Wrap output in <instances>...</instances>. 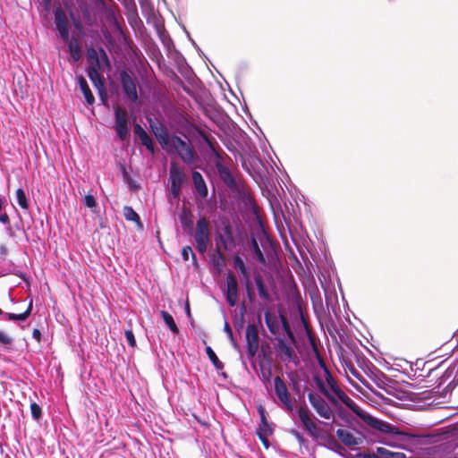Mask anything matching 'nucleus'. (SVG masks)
Segmentation results:
<instances>
[{
    "instance_id": "obj_14",
    "label": "nucleus",
    "mask_w": 458,
    "mask_h": 458,
    "mask_svg": "<svg viewBox=\"0 0 458 458\" xmlns=\"http://www.w3.org/2000/svg\"><path fill=\"white\" fill-rule=\"evenodd\" d=\"M275 349L277 356L284 362H290L296 357L293 347L287 343L284 337L277 339Z\"/></svg>"
},
{
    "instance_id": "obj_52",
    "label": "nucleus",
    "mask_w": 458,
    "mask_h": 458,
    "mask_svg": "<svg viewBox=\"0 0 458 458\" xmlns=\"http://www.w3.org/2000/svg\"><path fill=\"white\" fill-rule=\"evenodd\" d=\"M52 0H41V5L47 13L51 9Z\"/></svg>"
},
{
    "instance_id": "obj_48",
    "label": "nucleus",
    "mask_w": 458,
    "mask_h": 458,
    "mask_svg": "<svg viewBox=\"0 0 458 458\" xmlns=\"http://www.w3.org/2000/svg\"><path fill=\"white\" fill-rule=\"evenodd\" d=\"M239 275H240L242 280L243 281L245 286H248V285L251 284V283H250V269L244 271L243 273H240Z\"/></svg>"
},
{
    "instance_id": "obj_32",
    "label": "nucleus",
    "mask_w": 458,
    "mask_h": 458,
    "mask_svg": "<svg viewBox=\"0 0 458 458\" xmlns=\"http://www.w3.org/2000/svg\"><path fill=\"white\" fill-rule=\"evenodd\" d=\"M87 59L89 65L88 67H94L95 69H100L101 64L99 61V56L96 49L91 48L88 51Z\"/></svg>"
},
{
    "instance_id": "obj_58",
    "label": "nucleus",
    "mask_w": 458,
    "mask_h": 458,
    "mask_svg": "<svg viewBox=\"0 0 458 458\" xmlns=\"http://www.w3.org/2000/svg\"><path fill=\"white\" fill-rule=\"evenodd\" d=\"M186 33H187V36H188V38H189L190 41L191 42L192 46L196 48V46H198V45H197V44H196V42H195V41L191 38L190 33H189V32H186Z\"/></svg>"
},
{
    "instance_id": "obj_34",
    "label": "nucleus",
    "mask_w": 458,
    "mask_h": 458,
    "mask_svg": "<svg viewBox=\"0 0 458 458\" xmlns=\"http://www.w3.org/2000/svg\"><path fill=\"white\" fill-rule=\"evenodd\" d=\"M250 243H251V250H252V253H253L255 259L259 263L263 264L265 262V258H264V255L259 246L258 242L256 241V239L252 238Z\"/></svg>"
},
{
    "instance_id": "obj_21",
    "label": "nucleus",
    "mask_w": 458,
    "mask_h": 458,
    "mask_svg": "<svg viewBox=\"0 0 458 458\" xmlns=\"http://www.w3.org/2000/svg\"><path fill=\"white\" fill-rule=\"evenodd\" d=\"M265 322L271 334L276 335L280 330V316L277 317L276 314L269 311L265 312Z\"/></svg>"
},
{
    "instance_id": "obj_60",
    "label": "nucleus",
    "mask_w": 458,
    "mask_h": 458,
    "mask_svg": "<svg viewBox=\"0 0 458 458\" xmlns=\"http://www.w3.org/2000/svg\"><path fill=\"white\" fill-rule=\"evenodd\" d=\"M195 49L198 51V53L199 54V55H204V53L202 52V50L199 48V46H196V48H195Z\"/></svg>"
},
{
    "instance_id": "obj_33",
    "label": "nucleus",
    "mask_w": 458,
    "mask_h": 458,
    "mask_svg": "<svg viewBox=\"0 0 458 458\" xmlns=\"http://www.w3.org/2000/svg\"><path fill=\"white\" fill-rule=\"evenodd\" d=\"M206 353L210 360L211 363L216 369H222L224 368V363L218 359L215 352L210 346L206 347Z\"/></svg>"
},
{
    "instance_id": "obj_10",
    "label": "nucleus",
    "mask_w": 458,
    "mask_h": 458,
    "mask_svg": "<svg viewBox=\"0 0 458 458\" xmlns=\"http://www.w3.org/2000/svg\"><path fill=\"white\" fill-rule=\"evenodd\" d=\"M120 80L123 96L126 101L136 103L139 99L137 87L132 77L125 71L120 73Z\"/></svg>"
},
{
    "instance_id": "obj_51",
    "label": "nucleus",
    "mask_w": 458,
    "mask_h": 458,
    "mask_svg": "<svg viewBox=\"0 0 458 458\" xmlns=\"http://www.w3.org/2000/svg\"><path fill=\"white\" fill-rule=\"evenodd\" d=\"M351 373L358 379L360 380L365 386H368L366 380L362 377L360 373L357 371L354 368H352L350 369Z\"/></svg>"
},
{
    "instance_id": "obj_12",
    "label": "nucleus",
    "mask_w": 458,
    "mask_h": 458,
    "mask_svg": "<svg viewBox=\"0 0 458 458\" xmlns=\"http://www.w3.org/2000/svg\"><path fill=\"white\" fill-rule=\"evenodd\" d=\"M184 179L183 172L177 166L172 165L170 169V193L174 199H178Z\"/></svg>"
},
{
    "instance_id": "obj_47",
    "label": "nucleus",
    "mask_w": 458,
    "mask_h": 458,
    "mask_svg": "<svg viewBox=\"0 0 458 458\" xmlns=\"http://www.w3.org/2000/svg\"><path fill=\"white\" fill-rule=\"evenodd\" d=\"M124 335H125L128 344L131 347H134L136 345V340H135L133 332L131 330H126L124 333Z\"/></svg>"
},
{
    "instance_id": "obj_17",
    "label": "nucleus",
    "mask_w": 458,
    "mask_h": 458,
    "mask_svg": "<svg viewBox=\"0 0 458 458\" xmlns=\"http://www.w3.org/2000/svg\"><path fill=\"white\" fill-rule=\"evenodd\" d=\"M149 127L158 142L163 147L168 146L171 140V136L169 135L166 127L160 123L153 122L151 119H149Z\"/></svg>"
},
{
    "instance_id": "obj_45",
    "label": "nucleus",
    "mask_w": 458,
    "mask_h": 458,
    "mask_svg": "<svg viewBox=\"0 0 458 458\" xmlns=\"http://www.w3.org/2000/svg\"><path fill=\"white\" fill-rule=\"evenodd\" d=\"M191 254L192 259H196V255L193 253L191 247L190 246H184L182 250V257L184 261H187L189 259V256Z\"/></svg>"
},
{
    "instance_id": "obj_42",
    "label": "nucleus",
    "mask_w": 458,
    "mask_h": 458,
    "mask_svg": "<svg viewBox=\"0 0 458 458\" xmlns=\"http://www.w3.org/2000/svg\"><path fill=\"white\" fill-rule=\"evenodd\" d=\"M0 222L6 227L10 235H13V230L11 227V221L9 216L6 213H0Z\"/></svg>"
},
{
    "instance_id": "obj_2",
    "label": "nucleus",
    "mask_w": 458,
    "mask_h": 458,
    "mask_svg": "<svg viewBox=\"0 0 458 458\" xmlns=\"http://www.w3.org/2000/svg\"><path fill=\"white\" fill-rule=\"evenodd\" d=\"M201 138L209 148L210 154L214 157V163L221 180L230 188L234 187L236 182L230 169L223 164V157L220 154L215 140L202 133Z\"/></svg>"
},
{
    "instance_id": "obj_61",
    "label": "nucleus",
    "mask_w": 458,
    "mask_h": 458,
    "mask_svg": "<svg viewBox=\"0 0 458 458\" xmlns=\"http://www.w3.org/2000/svg\"><path fill=\"white\" fill-rule=\"evenodd\" d=\"M1 252L2 253H5L6 252V248L5 247H2L1 248Z\"/></svg>"
},
{
    "instance_id": "obj_24",
    "label": "nucleus",
    "mask_w": 458,
    "mask_h": 458,
    "mask_svg": "<svg viewBox=\"0 0 458 458\" xmlns=\"http://www.w3.org/2000/svg\"><path fill=\"white\" fill-rule=\"evenodd\" d=\"M254 281H255V284H256V286H257V289H258V292H259V296L263 301H269L270 300V294L268 293V290H267V287L266 285V283H265L263 276L260 275L259 273L255 274Z\"/></svg>"
},
{
    "instance_id": "obj_49",
    "label": "nucleus",
    "mask_w": 458,
    "mask_h": 458,
    "mask_svg": "<svg viewBox=\"0 0 458 458\" xmlns=\"http://www.w3.org/2000/svg\"><path fill=\"white\" fill-rule=\"evenodd\" d=\"M134 132L139 138V140L148 135L147 131L139 123L135 124Z\"/></svg>"
},
{
    "instance_id": "obj_9",
    "label": "nucleus",
    "mask_w": 458,
    "mask_h": 458,
    "mask_svg": "<svg viewBox=\"0 0 458 458\" xmlns=\"http://www.w3.org/2000/svg\"><path fill=\"white\" fill-rule=\"evenodd\" d=\"M258 411L260 415V424L257 428V436L263 444L264 447L267 449L270 446L268 437L273 434L274 429L272 424L269 423L268 420H267L266 411L264 407L260 405L258 408Z\"/></svg>"
},
{
    "instance_id": "obj_22",
    "label": "nucleus",
    "mask_w": 458,
    "mask_h": 458,
    "mask_svg": "<svg viewBox=\"0 0 458 458\" xmlns=\"http://www.w3.org/2000/svg\"><path fill=\"white\" fill-rule=\"evenodd\" d=\"M77 83L85 98L86 103L88 105H93L95 102V98L89 87V84L86 79L81 75L77 77Z\"/></svg>"
},
{
    "instance_id": "obj_63",
    "label": "nucleus",
    "mask_w": 458,
    "mask_h": 458,
    "mask_svg": "<svg viewBox=\"0 0 458 458\" xmlns=\"http://www.w3.org/2000/svg\"><path fill=\"white\" fill-rule=\"evenodd\" d=\"M2 314H4V311L0 309V316H2Z\"/></svg>"
},
{
    "instance_id": "obj_26",
    "label": "nucleus",
    "mask_w": 458,
    "mask_h": 458,
    "mask_svg": "<svg viewBox=\"0 0 458 458\" xmlns=\"http://www.w3.org/2000/svg\"><path fill=\"white\" fill-rule=\"evenodd\" d=\"M32 307H33V301H32V300H30L27 310L23 313L15 314V313H9V312L4 311V314H2V317H3V318L7 319V320L25 321L30 315Z\"/></svg>"
},
{
    "instance_id": "obj_6",
    "label": "nucleus",
    "mask_w": 458,
    "mask_h": 458,
    "mask_svg": "<svg viewBox=\"0 0 458 458\" xmlns=\"http://www.w3.org/2000/svg\"><path fill=\"white\" fill-rule=\"evenodd\" d=\"M54 23L56 37L60 40H68L70 20L65 11L60 5L54 9Z\"/></svg>"
},
{
    "instance_id": "obj_23",
    "label": "nucleus",
    "mask_w": 458,
    "mask_h": 458,
    "mask_svg": "<svg viewBox=\"0 0 458 458\" xmlns=\"http://www.w3.org/2000/svg\"><path fill=\"white\" fill-rule=\"evenodd\" d=\"M223 245L225 250H228L235 246L234 238L229 226L224 228V233L220 234L217 239Z\"/></svg>"
},
{
    "instance_id": "obj_54",
    "label": "nucleus",
    "mask_w": 458,
    "mask_h": 458,
    "mask_svg": "<svg viewBox=\"0 0 458 458\" xmlns=\"http://www.w3.org/2000/svg\"><path fill=\"white\" fill-rule=\"evenodd\" d=\"M245 288L249 300L252 301L254 299V291L252 289L251 284L245 286Z\"/></svg>"
},
{
    "instance_id": "obj_30",
    "label": "nucleus",
    "mask_w": 458,
    "mask_h": 458,
    "mask_svg": "<svg viewBox=\"0 0 458 458\" xmlns=\"http://www.w3.org/2000/svg\"><path fill=\"white\" fill-rule=\"evenodd\" d=\"M212 266L220 272L225 265V256L219 249H216V253L211 257Z\"/></svg>"
},
{
    "instance_id": "obj_38",
    "label": "nucleus",
    "mask_w": 458,
    "mask_h": 458,
    "mask_svg": "<svg viewBox=\"0 0 458 458\" xmlns=\"http://www.w3.org/2000/svg\"><path fill=\"white\" fill-rule=\"evenodd\" d=\"M280 327H282L283 330L287 334L288 337L292 340L294 339L293 333L291 330L290 325L286 319V318L283 315H280Z\"/></svg>"
},
{
    "instance_id": "obj_40",
    "label": "nucleus",
    "mask_w": 458,
    "mask_h": 458,
    "mask_svg": "<svg viewBox=\"0 0 458 458\" xmlns=\"http://www.w3.org/2000/svg\"><path fill=\"white\" fill-rule=\"evenodd\" d=\"M140 143L146 147V148L151 153V154H154L155 153V147H154V143H153V140L152 139L150 138V136L148 134L146 135L145 137L141 138L140 140Z\"/></svg>"
},
{
    "instance_id": "obj_56",
    "label": "nucleus",
    "mask_w": 458,
    "mask_h": 458,
    "mask_svg": "<svg viewBox=\"0 0 458 458\" xmlns=\"http://www.w3.org/2000/svg\"><path fill=\"white\" fill-rule=\"evenodd\" d=\"M377 452H378L381 455H385V456H386V457H388V456H392V455H393V454H392L390 451L386 450V448H384V447H379V448H377Z\"/></svg>"
},
{
    "instance_id": "obj_31",
    "label": "nucleus",
    "mask_w": 458,
    "mask_h": 458,
    "mask_svg": "<svg viewBox=\"0 0 458 458\" xmlns=\"http://www.w3.org/2000/svg\"><path fill=\"white\" fill-rule=\"evenodd\" d=\"M161 317L165 323V325L169 327V329L174 334L177 335L179 333V328L176 325V323L174 320V318L172 315H170L165 310H161Z\"/></svg>"
},
{
    "instance_id": "obj_59",
    "label": "nucleus",
    "mask_w": 458,
    "mask_h": 458,
    "mask_svg": "<svg viewBox=\"0 0 458 458\" xmlns=\"http://www.w3.org/2000/svg\"><path fill=\"white\" fill-rule=\"evenodd\" d=\"M185 310H186L187 315L190 317L191 316V310H190V306H189L188 303H186Z\"/></svg>"
},
{
    "instance_id": "obj_13",
    "label": "nucleus",
    "mask_w": 458,
    "mask_h": 458,
    "mask_svg": "<svg viewBox=\"0 0 458 458\" xmlns=\"http://www.w3.org/2000/svg\"><path fill=\"white\" fill-rule=\"evenodd\" d=\"M223 291L228 304L231 307L235 306L238 301V283L232 273L227 274L226 287Z\"/></svg>"
},
{
    "instance_id": "obj_27",
    "label": "nucleus",
    "mask_w": 458,
    "mask_h": 458,
    "mask_svg": "<svg viewBox=\"0 0 458 458\" xmlns=\"http://www.w3.org/2000/svg\"><path fill=\"white\" fill-rule=\"evenodd\" d=\"M99 69H95L94 67H88L87 68V74L93 83V85L99 90L104 89V82L102 80L101 75L98 72Z\"/></svg>"
},
{
    "instance_id": "obj_20",
    "label": "nucleus",
    "mask_w": 458,
    "mask_h": 458,
    "mask_svg": "<svg viewBox=\"0 0 458 458\" xmlns=\"http://www.w3.org/2000/svg\"><path fill=\"white\" fill-rule=\"evenodd\" d=\"M191 178L195 191L199 197L205 199L208 196V191L203 176L199 172L194 171L192 172Z\"/></svg>"
},
{
    "instance_id": "obj_15",
    "label": "nucleus",
    "mask_w": 458,
    "mask_h": 458,
    "mask_svg": "<svg viewBox=\"0 0 458 458\" xmlns=\"http://www.w3.org/2000/svg\"><path fill=\"white\" fill-rule=\"evenodd\" d=\"M296 413L303 428L310 436H315L317 434V426L308 407L306 405L300 406L296 411Z\"/></svg>"
},
{
    "instance_id": "obj_29",
    "label": "nucleus",
    "mask_w": 458,
    "mask_h": 458,
    "mask_svg": "<svg viewBox=\"0 0 458 458\" xmlns=\"http://www.w3.org/2000/svg\"><path fill=\"white\" fill-rule=\"evenodd\" d=\"M123 213L124 218L127 221L135 222L138 225V226L142 227V223L140 221V216L131 207H130V206L123 207Z\"/></svg>"
},
{
    "instance_id": "obj_39",
    "label": "nucleus",
    "mask_w": 458,
    "mask_h": 458,
    "mask_svg": "<svg viewBox=\"0 0 458 458\" xmlns=\"http://www.w3.org/2000/svg\"><path fill=\"white\" fill-rule=\"evenodd\" d=\"M326 381H327V384H326L327 386L329 388L330 392L333 394H334V388H341L327 369H326Z\"/></svg>"
},
{
    "instance_id": "obj_11",
    "label": "nucleus",
    "mask_w": 458,
    "mask_h": 458,
    "mask_svg": "<svg viewBox=\"0 0 458 458\" xmlns=\"http://www.w3.org/2000/svg\"><path fill=\"white\" fill-rule=\"evenodd\" d=\"M247 355L250 359L254 358L259 346V337L257 327L249 324L246 328Z\"/></svg>"
},
{
    "instance_id": "obj_3",
    "label": "nucleus",
    "mask_w": 458,
    "mask_h": 458,
    "mask_svg": "<svg viewBox=\"0 0 458 458\" xmlns=\"http://www.w3.org/2000/svg\"><path fill=\"white\" fill-rule=\"evenodd\" d=\"M274 401L278 407L288 413L294 410V398L292 396L285 381L280 377H274Z\"/></svg>"
},
{
    "instance_id": "obj_7",
    "label": "nucleus",
    "mask_w": 458,
    "mask_h": 458,
    "mask_svg": "<svg viewBox=\"0 0 458 458\" xmlns=\"http://www.w3.org/2000/svg\"><path fill=\"white\" fill-rule=\"evenodd\" d=\"M453 378L443 390V394L445 395L451 392L458 385V359L454 360L448 368L445 370L443 375L437 379V387L439 392V388L449 379Z\"/></svg>"
},
{
    "instance_id": "obj_36",
    "label": "nucleus",
    "mask_w": 458,
    "mask_h": 458,
    "mask_svg": "<svg viewBox=\"0 0 458 458\" xmlns=\"http://www.w3.org/2000/svg\"><path fill=\"white\" fill-rule=\"evenodd\" d=\"M16 199L18 205L23 208L27 209L29 208L28 200L26 198V194L22 188H19L16 191Z\"/></svg>"
},
{
    "instance_id": "obj_28",
    "label": "nucleus",
    "mask_w": 458,
    "mask_h": 458,
    "mask_svg": "<svg viewBox=\"0 0 458 458\" xmlns=\"http://www.w3.org/2000/svg\"><path fill=\"white\" fill-rule=\"evenodd\" d=\"M178 217L183 229L193 228L192 215L191 214L190 211L186 210L185 208H182Z\"/></svg>"
},
{
    "instance_id": "obj_8",
    "label": "nucleus",
    "mask_w": 458,
    "mask_h": 458,
    "mask_svg": "<svg viewBox=\"0 0 458 458\" xmlns=\"http://www.w3.org/2000/svg\"><path fill=\"white\" fill-rule=\"evenodd\" d=\"M129 118L125 109L117 106L114 107V129L121 140H125L130 135Z\"/></svg>"
},
{
    "instance_id": "obj_55",
    "label": "nucleus",
    "mask_w": 458,
    "mask_h": 458,
    "mask_svg": "<svg viewBox=\"0 0 458 458\" xmlns=\"http://www.w3.org/2000/svg\"><path fill=\"white\" fill-rule=\"evenodd\" d=\"M32 337L39 343L41 341V333L38 328H35L32 332Z\"/></svg>"
},
{
    "instance_id": "obj_16",
    "label": "nucleus",
    "mask_w": 458,
    "mask_h": 458,
    "mask_svg": "<svg viewBox=\"0 0 458 458\" xmlns=\"http://www.w3.org/2000/svg\"><path fill=\"white\" fill-rule=\"evenodd\" d=\"M336 436L344 445L349 447L359 445L363 442V437L360 434L355 436L349 430L344 428H338L336 430Z\"/></svg>"
},
{
    "instance_id": "obj_1",
    "label": "nucleus",
    "mask_w": 458,
    "mask_h": 458,
    "mask_svg": "<svg viewBox=\"0 0 458 458\" xmlns=\"http://www.w3.org/2000/svg\"><path fill=\"white\" fill-rule=\"evenodd\" d=\"M332 395L336 401V403H330V402L326 401L319 394L313 392L308 394L310 403L321 418L331 420L334 419L335 413H336L338 417L344 418L345 414L343 405H344L370 428L382 433H391L393 431L394 427L390 423L375 418L362 411L342 388H334V394L332 393Z\"/></svg>"
},
{
    "instance_id": "obj_41",
    "label": "nucleus",
    "mask_w": 458,
    "mask_h": 458,
    "mask_svg": "<svg viewBox=\"0 0 458 458\" xmlns=\"http://www.w3.org/2000/svg\"><path fill=\"white\" fill-rule=\"evenodd\" d=\"M156 28L161 41L163 42L164 45L168 47V45L172 43V39L168 35L165 34L164 28H160L158 25H156Z\"/></svg>"
},
{
    "instance_id": "obj_43",
    "label": "nucleus",
    "mask_w": 458,
    "mask_h": 458,
    "mask_svg": "<svg viewBox=\"0 0 458 458\" xmlns=\"http://www.w3.org/2000/svg\"><path fill=\"white\" fill-rule=\"evenodd\" d=\"M290 433L297 439L301 446H307L308 440L297 429H291Z\"/></svg>"
},
{
    "instance_id": "obj_19",
    "label": "nucleus",
    "mask_w": 458,
    "mask_h": 458,
    "mask_svg": "<svg viewBox=\"0 0 458 458\" xmlns=\"http://www.w3.org/2000/svg\"><path fill=\"white\" fill-rule=\"evenodd\" d=\"M370 365L372 366L371 368L368 366V376L379 388L384 389L387 385V376L371 363Z\"/></svg>"
},
{
    "instance_id": "obj_25",
    "label": "nucleus",
    "mask_w": 458,
    "mask_h": 458,
    "mask_svg": "<svg viewBox=\"0 0 458 458\" xmlns=\"http://www.w3.org/2000/svg\"><path fill=\"white\" fill-rule=\"evenodd\" d=\"M315 384L320 393L319 395H321L326 401L330 402V403H336V401L333 397L329 388L327 386L326 383L321 378L316 377Z\"/></svg>"
},
{
    "instance_id": "obj_35",
    "label": "nucleus",
    "mask_w": 458,
    "mask_h": 458,
    "mask_svg": "<svg viewBox=\"0 0 458 458\" xmlns=\"http://www.w3.org/2000/svg\"><path fill=\"white\" fill-rule=\"evenodd\" d=\"M233 262L234 268L238 271L239 274L250 269L249 266L239 255H235L233 257Z\"/></svg>"
},
{
    "instance_id": "obj_18",
    "label": "nucleus",
    "mask_w": 458,
    "mask_h": 458,
    "mask_svg": "<svg viewBox=\"0 0 458 458\" xmlns=\"http://www.w3.org/2000/svg\"><path fill=\"white\" fill-rule=\"evenodd\" d=\"M67 45L68 52L73 62H79L82 57V47L75 37L68 36V40H62Z\"/></svg>"
},
{
    "instance_id": "obj_57",
    "label": "nucleus",
    "mask_w": 458,
    "mask_h": 458,
    "mask_svg": "<svg viewBox=\"0 0 458 458\" xmlns=\"http://www.w3.org/2000/svg\"><path fill=\"white\" fill-rule=\"evenodd\" d=\"M70 17L73 20V23L76 29L81 30L82 29V25L80 21H75L73 18V13H70Z\"/></svg>"
},
{
    "instance_id": "obj_44",
    "label": "nucleus",
    "mask_w": 458,
    "mask_h": 458,
    "mask_svg": "<svg viewBox=\"0 0 458 458\" xmlns=\"http://www.w3.org/2000/svg\"><path fill=\"white\" fill-rule=\"evenodd\" d=\"M83 204L89 208H93L97 207V201L95 197L92 194H88L83 199Z\"/></svg>"
},
{
    "instance_id": "obj_5",
    "label": "nucleus",
    "mask_w": 458,
    "mask_h": 458,
    "mask_svg": "<svg viewBox=\"0 0 458 458\" xmlns=\"http://www.w3.org/2000/svg\"><path fill=\"white\" fill-rule=\"evenodd\" d=\"M168 147L173 148L185 164L191 165L193 163L195 153L189 140H184L174 134L171 136Z\"/></svg>"
},
{
    "instance_id": "obj_53",
    "label": "nucleus",
    "mask_w": 458,
    "mask_h": 458,
    "mask_svg": "<svg viewBox=\"0 0 458 458\" xmlns=\"http://www.w3.org/2000/svg\"><path fill=\"white\" fill-rule=\"evenodd\" d=\"M224 330L225 332L228 335V336L230 337V339H233V331H232V328L229 325V323L225 320V327H224Z\"/></svg>"
},
{
    "instance_id": "obj_4",
    "label": "nucleus",
    "mask_w": 458,
    "mask_h": 458,
    "mask_svg": "<svg viewBox=\"0 0 458 458\" xmlns=\"http://www.w3.org/2000/svg\"><path fill=\"white\" fill-rule=\"evenodd\" d=\"M193 238L196 243L197 250L200 254H204L208 250V246L211 238L209 222L206 217H200L197 221L193 233Z\"/></svg>"
},
{
    "instance_id": "obj_50",
    "label": "nucleus",
    "mask_w": 458,
    "mask_h": 458,
    "mask_svg": "<svg viewBox=\"0 0 458 458\" xmlns=\"http://www.w3.org/2000/svg\"><path fill=\"white\" fill-rule=\"evenodd\" d=\"M134 132L139 138V140L148 135L147 131L139 123L135 124Z\"/></svg>"
},
{
    "instance_id": "obj_46",
    "label": "nucleus",
    "mask_w": 458,
    "mask_h": 458,
    "mask_svg": "<svg viewBox=\"0 0 458 458\" xmlns=\"http://www.w3.org/2000/svg\"><path fill=\"white\" fill-rule=\"evenodd\" d=\"M12 343H13L12 337L9 336L4 332L0 331V344L4 345V346H7V345H11Z\"/></svg>"
},
{
    "instance_id": "obj_37",
    "label": "nucleus",
    "mask_w": 458,
    "mask_h": 458,
    "mask_svg": "<svg viewBox=\"0 0 458 458\" xmlns=\"http://www.w3.org/2000/svg\"><path fill=\"white\" fill-rule=\"evenodd\" d=\"M30 412L32 418L38 421L42 417V409L41 407L35 402L30 403Z\"/></svg>"
},
{
    "instance_id": "obj_62",
    "label": "nucleus",
    "mask_w": 458,
    "mask_h": 458,
    "mask_svg": "<svg viewBox=\"0 0 458 458\" xmlns=\"http://www.w3.org/2000/svg\"><path fill=\"white\" fill-rule=\"evenodd\" d=\"M100 50H101V52L103 53V55H104L105 56H106V52H105L102 48H101Z\"/></svg>"
}]
</instances>
